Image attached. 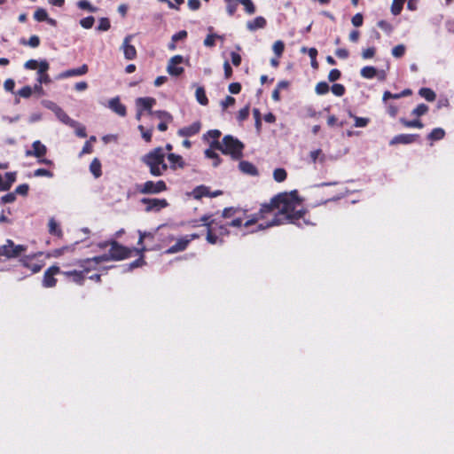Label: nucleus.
I'll use <instances>...</instances> for the list:
<instances>
[{"mask_svg":"<svg viewBox=\"0 0 454 454\" xmlns=\"http://www.w3.org/2000/svg\"><path fill=\"white\" fill-rule=\"evenodd\" d=\"M109 245L111 247L108 254L98 255L96 258L97 260L103 262L121 261L131 256L133 249L121 245L116 240H110Z\"/></svg>","mask_w":454,"mask_h":454,"instance_id":"nucleus-5","label":"nucleus"},{"mask_svg":"<svg viewBox=\"0 0 454 454\" xmlns=\"http://www.w3.org/2000/svg\"><path fill=\"white\" fill-rule=\"evenodd\" d=\"M74 251V244L73 245H69V246H64L62 247L53 249L48 254V257L51 256V257L58 258V257H60L61 255H63L66 253H72Z\"/></svg>","mask_w":454,"mask_h":454,"instance_id":"nucleus-30","label":"nucleus"},{"mask_svg":"<svg viewBox=\"0 0 454 454\" xmlns=\"http://www.w3.org/2000/svg\"><path fill=\"white\" fill-rule=\"evenodd\" d=\"M79 8L82 10H87L91 12H95L97 11V8L92 6L90 2L87 0H81L78 2Z\"/></svg>","mask_w":454,"mask_h":454,"instance_id":"nucleus-59","label":"nucleus"},{"mask_svg":"<svg viewBox=\"0 0 454 454\" xmlns=\"http://www.w3.org/2000/svg\"><path fill=\"white\" fill-rule=\"evenodd\" d=\"M137 107L141 111H148L150 114H153L152 108L156 104V99L151 97L138 98L136 100Z\"/></svg>","mask_w":454,"mask_h":454,"instance_id":"nucleus-20","label":"nucleus"},{"mask_svg":"<svg viewBox=\"0 0 454 454\" xmlns=\"http://www.w3.org/2000/svg\"><path fill=\"white\" fill-rule=\"evenodd\" d=\"M419 95L420 97L424 98L428 102H433L436 98L435 92L430 88H426V87L421 88L419 90Z\"/></svg>","mask_w":454,"mask_h":454,"instance_id":"nucleus-34","label":"nucleus"},{"mask_svg":"<svg viewBox=\"0 0 454 454\" xmlns=\"http://www.w3.org/2000/svg\"><path fill=\"white\" fill-rule=\"evenodd\" d=\"M223 39V36L216 34H208L204 40V45L206 47H214L215 45V39Z\"/></svg>","mask_w":454,"mask_h":454,"instance_id":"nucleus-47","label":"nucleus"},{"mask_svg":"<svg viewBox=\"0 0 454 454\" xmlns=\"http://www.w3.org/2000/svg\"><path fill=\"white\" fill-rule=\"evenodd\" d=\"M88 71H89L88 65L83 64L77 68L67 69L64 72H61L60 74H58L57 79L61 80V79H67V78H69L72 76H82V75L86 74L88 73Z\"/></svg>","mask_w":454,"mask_h":454,"instance_id":"nucleus-15","label":"nucleus"},{"mask_svg":"<svg viewBox=\"0 0 454 454\" xmlns=\"http://www.w3.org/2000/svg\"><path fill=\"white\" fill-rule=\"evenodd\" d=\"M111 27L110 20L107 18H101L98 26V31H107Z\"/></svg>","mask_w":454,"mask_h":454,"instance_id":"nucleus-58","label":"nucleus"},{"mask_svg":"<svg viewBox=\"0 0 454 454\" xmlns=\"http://www.w3.org/2000/svg\"><path fill=\"white\" fill-rule=\"evenodd\" d=\"M405 0H393L391 4V12L394 15H399L403 10Z\"/></svg>","mask_w":454,"mask_h":454,"instance_id":"nucleus-42","label":"nucleus"},{"mask_svg":"<svg viewBox=\"0 0 454 454\" xmlns=\"http://www.w3.org/2000/svg\"><path fill=\"white\" fill-rule=\"evenodd\" d=\"M32 93H33V90L28 85L22 87L18 91V95L24 98H28L32 95Z\"/></svg>","mask_w":454,"mask_h":454,"instance_id":"nucleus-60","label":"nucleus"},{"mask_svg":"<svg viewBox=\"0 0 454 454\" xmlns=\"http://www.w3.org/2000/svg\"><path fill=\"white\" fill-rule=\"evenodd\" d=\"M189 245L188 236H184L176 242L175 245L171 246L166 250V254H172L178 252L184 251Z\"/></svg>","mask_w":454,"mask_h":454,"instance_id":"nucleus-22","label":"nucleus"},{"mask_svg":"<svg viewBox=\"0 0 454 454\" xmlns=\"http://www.w3.org/2000/svg\"><path fill=\"white\" fill-rule=\"evenodd\" d=\"M445 137V131L442 128H434L428 135L427 139L430 141H438Z\"/></svg>","mask_w":454,"mask_h":454,"instance_id":"nucleus-37","label":"nucleus"},{"mask_svg":"<svg viewBox=\"0 0 454 454\" xmlns=\"http://www.w3.org/2000/svg\"><path fill=\"white\" fill-rule=\"evenodd\" d=\"M137 192L145 195H156L168 191V185L164 180H148L137 185Z\"/></svg>","mask_w":454,"mask_h":454,"instance_id":"nucleus-6","label":"nucleus"},{"mask_svg":"<svg viewBox=\"0 0 454 454\" xmlns=\"http://www.w3.org/2000/svg\"><path fill=\"white\" fill-rule=\"evenodd\" d=\"M165 158L163 148L159 146L143 155L141 161L148 167L153 176H161L168 168Z\"/></svg>","mask_w":454,"mask_h":454,"instance_id":"nucleus-2","label":"nucleus"},{"mask_svg":"<svg viewBox=\"0 0 454 454\" xmlns=\"http://www.w3.org/2000/svg\"><path fill=\"white\" fill-rule=\"evenodd\" d=\"M201 129V122L200 121H194L189 126L179 129L177 135L179 137H189L198 134Z\"/></svg>","mask_w":454,"mask_h":454,"instance_id":"nucleus-18","label":"nucleus"},{"mask_svg":"<svg viewBox=\"0 0 454 454\" xmlns=\"http://www.w3.org/2000/svg\"><path fill=\"white\" fill-rule=\"evenodd\" d=\"M400 122L406 128H418V129H422L424 127V124L422 123V121L419 119H415V120H411V121H409V120H406L405 118H401L400 119Z\"/></svg>","mask_w":454,"mask_h":454,"instance_id":"nucleus-40","label":"nucleus"},{"mask_svg":"<svg viewBox=\"0 0 454 454\" xmlns=\"http://www.w3.org/2000/svg\"><path fill=\"white\" fill-rule=\"evenodd\" d=\"M169 161V168L172 170H176L177 168H184L185 167V162L181 155L176 153H168L167 156Z\"/></svg>","mask_w":454,"mask_h":454,"instance_id":"nucleus-24","label":"nucleus"},{"mask_svg":"<svg viewBox=\"0 0 454 454\" xmlns=\"http://www.w3.org/2000/svg\"><path fill=\"white\" fill-rule=\"evenodd\" d=\"M48 226L50 234L57 236L59 238H61L63 236L62 230L54 218H51L49 220Z\"/></svg>","mask_w":454,"mask_h":454,"instance_id":"nucleus-33","label":"nucleus"},{"mask_svg":"<svg viewBox=\"0 0 454 454\" xmlns=\"http://www.w3.org/2000/svg\"><path fill=\"white\" fill-rule=\"evenodd\" d=\"M330 90V87L326 82H319L315 87V91L317 95H325Z\"/></svg>","mask_w":454,"mask_h":454,"instance_id":"nucleus-45","label":"nucleus"},{"mask_svg":"<svg viewBox=\"0 0 454 454\" xmlns=\"http://www.w3.org/2000/svg\"><path fill=\"white\" fill-rule=\"evenodd\" d=\"M341 76V73L339 69H332L328 74V80L332 82L339 80Z\"/></svg>","mask_w":454,"mask_h":454,"instance_id":"nucleus-62","label":"nucleus"},{"mask_svg":"<svg viewBox=\"0 0 454 454\" xmlns=\"http://www.w3.org/2000/svg\"><path fill=\"white\" fill-rule=\"evenodd\" d=\"M360 74L365 79H372L377 75V69L374 67L366 66L360 70Z\"/></svg>","mask_w":454,"mask_h":454,"instance_id":"nucleus-38","label":"nucleus"},{"mask_svg":"<svg viewBox=\"0 0 454 454\" xmlns=\"http://www.w3.org/2000/svg\"><path fill=\"white\" fill-rule=\"evenodd\" d=\"M213 146L223 154L230 155L234 160H238L243 156V143L231 135L224 136L222 142L215 141Z\"/></svg>","mask_w":454,"mask_h":454,"instance_id":"nucleus-4","label":"nucleus"},{"mask_svg":"<svg viewBox=\"0 0 454 454\" xmlns=\"http://www.w3.org/2000/svg\"><path fill=\"white\" fill-rule=\"evenodd\" d=\"M247 212H248L247 209H243L240 207H225L222 212V216L225 219H229V218L233 219L234 217H236L239 215H247Z\"/></svg>","mask_w":454,"mask_h":454,"instance_id":"nucleus-26","label":"nucleus"},{"mask_svg":"<svg viewBox=\"0 0 454 454\" xmlns=\"http://www.w3.org/2000/svg\"><path fill=\"white\" fill-rule=\"evenodd\" d=\"M109 108L118 115L124 117L127 114L126 106L121 103L118 97L112 98L108 103Z\"/></svg>","mask_w":454,"mask_h":454,"instance_id":"nucleus-23","label":"nucleus"},{"mask_svg":"<svg viewBox=\"0 0 454 454\" xmlns=\"http://www.w3.org/2000/svg\"><path fill=\"white\" fill-rule=\"evenodd\" d=\"M332 92L337 97H342L346 92V88L340 83H334L331 87Z\"/></svg>","mask_w":454,"mask_h":454,"instance_id":"nucleus-50","label":"nucleus"},{"mask_svg":"<svg viewBox=\"0 0 454 454\" xmlns=\"http://www.w3.org/2000/svg\"><path fill=\"white\" fill-rule=\"evenodd\" d=\"M33 176H36V177L37 176H46V177L51 178L54 176V174L51 170H48L45 168H37L34 171Z\"/></svg>","mask_w":454,"mask_h":454,"instance_id":"nucleus-57","label":"nucleus"},{"mask_svg":"<svg viewBox=\"0 0 454 454\" xmlns=\"http://www.w3.org/2000/svg\"><path fill=\"white\" fill-rule=\"evenodd\" d=\"M140 202L145 206V212H159L168 207V202L166 199L142 198Z\"/></svg>","mask_w":454,"mask_h":454,"instance_id":"nucleus-9","label":"nucleus"},{"mask_svg":"<svg viewBox=\"0 0 454 454\" xmlns=\"http://www.w3.org/2000/svg\"><path fill=\"white\" fill-rule=\"evenodd\" d=\"M195 97H196L197 101L201 106H207L208 105L209 101H208V98H207V97L206 95L205 89L203 87H198L196 89Z\"/></svg>","mask_w":454,"mask_h":454,"instance_id":"nucleus-35","label":"nucleus"},{"mask_svg":"<svg viewBox=\"0 0 454 454\" xmlns=\"http://www.w3.org/2000/svg\"><path fill=\"white\" fill-rule=\"evenodd\" d=\"M16 176H17V172H15V171L14 172H7L5 174L6 180L4 181V185H3V187L1 189L9 191L11 189L12 185L13 184V183H15Z\"/></svg>","mask_w":454,"mask_h":454,"instance_id":"nucleus-39","label":"nucleus"},{"mask_svg":"<svg viewBox=\"0 0 454 454\" xmlns=\"http://www.w3.org/2000/svg\"><path fill=\"white\" fill-rule=\"evenodd\" d=\"M222 194L223 192L221 190L211 192L208 186L203 184L196 186L192 192V195L195 200H200L203 197L215 198Z\"/></svg>","mask_w":454,"mask_h":454,"instance_id":"nucleus-11","label":"nucleus"},{"mask_svg":"<svg viewBox=\"0 0 454 454\" xmlns=\"http://www.w3.org/2000/svg\"><path fill=\"white\" fill-rule=\"evenodd\" d=\"M20 43L24 45H28L32 48H36L40 45V38L39 36L34 35L29 37L28 41L22 40L20 41Z\"/></svg>","mask_w":454,"mask_h":454,"instance_id":"nucleus-46","label":"nucleus"},{"mask_svg":"<svg viewBox=\"0 0 454 454\" xmlns=\"http://www.w3.org/2000/svg\"><path fill=\"white\" fill-rule=\"evenodd\" d=\"M248 116H249V106H246L245 107L241 108L239 111L238 115H237V120L239 122H242L245 120H247L248 118Z\"/></svg>","mask_w":454,"mask_h":454,"instance_id":"nucleus-56","label":"nucleus"},{"mask_svg":"<svg viewBox=\"0 0 454 454\" xmlns=\"http://www.w3.org/2000/svg\"><path fill=\"white\" fill-rule=\"evenodd\" d=\"M132 38L131 35H127L124 38L122 43L123 54L126 59L132 60L137 57V50L134 45L130 44L129 42Z\"/></svg>","mask_w":454,"mask_h":454,"instance_id":"nucleus-19","label":"nucleus"},{"mask_svg":"<svg viewBox=\"0 0 454 454\" xmlns=\"http://www.w3.org/2000/svg\"><path fill=\"white\" fill-rule=\"evenodd\" d=\"M239 168L245 174H247V175H250L253 176L259 175V172H258V169L256 168V167L249 161L241 160L239 164Z\"/></svg>","mask_w":454,"mask_h":454,"instance_id":"nucleus-27","label":"nucleus"},{"mask_svg":"<svg viewBox=\"0 0 454 454\" xmlns=\"http://www.w3.org/2000/svg\"><path fill=\"white\" fill-rule=\"evenodd\" d=\"M308 214L296 190L280 192L269 202L262 203L259 211L250 215V218L245 221L244 227L248 228L258 223V231L286 223L298 226H301L302 223L308 225L310 223L306 218Z\"/></svg>","mask_w":454,"mask_h":454,"instance_id":"nucleus-1","label":"nucleus"},{"mask_svg":"<svg viewBox=\"0 0 454 454\" xmlns=\"http://www.w3.org/2000/svg\"><path fill=\"white\" fill-rule=\"evenodd\" d=\"M221 135L222 133L219 129H210L203 135L202 139L203 141L208 143L210 147L215 148L213 146L214 143L215 141L220 142L219 138Z\"/></svg>","mask_w":454,"mask_h":454,"instance_id":"nucleus-25","label":"nucleus"},{"mask_svg":"<svg viewBox=\"0 0 454 454\" xmlns=\"http://www.w3.org/2000/svg\"><path fill=\"white\" fill-rule=\"evenodd\" d=\"M55 114L58 116V118L64 123L69 124L72 127H75L78 123L72 120L65 111H63L60 107L56 106L55 108Z\"/></svg>","mask_w":454,"mask_h":454,"instance_id":"nucleus-29","label":"nucleus"},{"mask_svg":"<svg viewBox=\"0 0 454 454\" xmlns=\"http://www.w3.org/2000/svg\"><path fill=\"white\" fill-rule=\"evenodd\" d=\"M34 19L39 22L48 20V13L43 8H38L34 13Z\"/></svg>","mask_w":454,"mask_h":454,"instance_id":"nucleus-49","label":"nucleus"},{"mask_svg":"<svg viewBox=\"0 0 454 454\" xmlns=\"http://www.w3.org/2000/svg\"><path fill=\"white\" fill-rule=\"evenodd\" d=\"M42 254V252H38L33 254L25 255L20 259V262L24 268L31 270L32 273H37L42 270L44 262L43 261L35 260V258Z\"/></svg>","mask_w":454,"mask_h":454,"instance_id":"nucleus-8","label":"nucleus"},{"mask_svg":"<svg viewBox=\"0 0 454 454\" xmlns=\"http://www.w3.org/2000/svg\"><path fill=\"white\" fill-rule=\"evenodd\" d=\"M201 221L203 225L207 228L206 239L212 245H215L218 242L222 243L223 239H220V237L227 236L230 233L228 223L220 224L215 219L212 218L211 215H204L201 217Z\"/></svg>","mask_w":454,"mask_h":454,"instance_id":"nucleus-3","label":"nucleus"},{"mask_svg":"<svg viewBox=\"0 0 454 454\" xmlns=\"http://www.w3.org/2000/svg\"><path fill=\"white\" fill-rule=\"evenodd\" d=\"M349 115L351 117H353L355 120V124H354L355 127H357V128L366 127L370 122L369 118L354 116L351 113L349 114Z\"/></svg>","mask_w":454,"mask_h":454,"instance_id":"nucleus-48","label":"nucleus"},{"mask_svg":"<svg viewBox=\"0 0 454 454\" xmlns=\"http://www.w3.org/2000/svg\"><path fill=\"white\" fill-rule=\"evenodd\" d=\"M61 272L59 267L57 265H52L48 268L43 274V286L46 288L54 287L57 285L55 275L61 274Z\"/></svg>","mask_w":454,"mask_h":454,"instance_id":"nucleus-10","label":"nucleus"},{"mask_svg":"<svg viewBox=\"0 0 454 454\" xmlns=\"http://www.w3.org/2000/svg\"><path fill=\"white\" fill-rule=\"evenodd\" d=\"M183 62V57L181 55H176L169 59L167 70L170 75L178 76L184 71V67H177V65Z\"/></svg>","mask_w":454,"mask_h":454,"instance_id":"nucleus-13","label":"nucleus"},{"mask_svg":"<svg viewBox=\"0 0 454 454\" xmlns=\"http://www.w3.org/2000/svg\"><path fill=\"white\" fill-rule=\"evenodd\" d=\"M101 162L98 158H94L90 164V171L95 178H98L102 176Z\"/></svg>","mask_w":454,"mask_h":454,"instance_id":"nucleus-32","label":"nucleus"},{"mask_svg":"<svg viewBox=\"0 0 454 454\" xmlns=\"http://www.w3.org/2000/svg\"><path fill=\"white\" fill-rule=\"evenodd\" d=\"M138 129L141 131L142 137L145 141L150 143L152 141L153 130L151 129H145L143 125H139Z\"/></svg>","mask_w":454,"mask_h":454,"instance_id":"nucleus-54","label":"nucleus"},{"mask_svg":"<svg viewBox=\"0 0 454 454\" xmlns=\"http://www.w3.org/2000/svg\"><path fill=\"white\" fill-rule=\"evenodd\" d=\"M266 24H267L266 20L262 16H258V17L254 18L252 21H248L247 23V27L250 31H254L259 28H264L266 27Z\"/></svg>","mask_w":454,"mask_h":454,"instance_id":"nucleus-28","label":"nucleus"},{"mask_svg":"<svg viewBox=\"0 0 454 454\" xmlns=\"http://www.w3.org/2000/svg\"><path fill=\"white\" fill-rule=\"evenodd\" d=\"M215 148L209 146V148L206 149L204 152V154L207 158L213 160V167L215 168L218 167L222 162V159L218 153L215 152Z\"/></svg>","mask_w":454,"mask_h":454,"instance_id":"nucleus-31","label":"nucleus"},{"mask_svg":"<svg viewBox=\"0 0 454 454\" xmlns=\"http://www.w3.org/2000/svg\"><path fill=\"white\" fill-rule=\"evenodd\" d=\"M27 247L25 245H16L12 239H7L5 244L0 247V255L8 259L18 258L25 253Z\"/></svg>","mask_w":454,"mask_h":454,"instance_id":"nucleus-7","label":"nucleus"},{"mask_svg":"<svg viewBox=\"0 0 454 454\" xmlns=\"http://www.w3.org/2000/svg\"><path fill=\"white\" fill-rule=\"evenodd\" d=\"M429 108L426 104H419L417 106L416 108H414L411 112V115L416 117H420L424 114H426L428 112Z\"/></svg>","mask_w":454,"mask_h":454,"instance_id":"nucleus-43","label":"nucleus"},{"mask_svg":"<svg viewBox=\"0 0 454 454\" xmlns=\"http://www.w3.org/2000/svg\"><path fill=\"white\" fill-rule=\"evenodd\" d=\"M50 68V65L46 59L41 60L39 63V70L37 72V78L36 81L40 84H49L51 82V80L47 74V71Z\"/></svg>","mask_w":454,"mask_h":454,"instance_id":"nucleus-14","label":"nucleus"},{"mask_svg":"<svg viewBox=\"0 0 454 454\" xmlns=\"http://www.w3.org/2000/svg\"><path fill=\"white\" fill-rule=\"evenodd\" d=\"M96 258H98V256H94V257H91V258H86V259H82V260H79L77 262V264L82 268V270L81 271H83V274H87L89 273L90 271L93 270H96L97 269V266L101 263V262H104L103 261H98L97 260Z\"/></svg>","mask_w":454,"mask_h":454,"instance_id":"nucleus-16","label":"nucleus"},{"mask_svg":"<svg viewBox=\"0 0 454 454\" xmlns=\"http://www.w3.org/2000/svg\"><path fill=\"white\" fill-rule=\"evenodd\" d=\"M95 19L93 16H88L80 20V25L86 29L91 28L94 25Z\"/></svg>","mask_w":454,"mask_h":454,"instance_id":"nucleus-55","label":"nucleus"},{"mask_svg":"<svg viewBox=\"0 0 454 454\" xmlns=\"http://www.w3.org/2000/svg\"><path fill=\"white\" fill-rule=\"evenodd\" d=\"M287 177V173L285 168H278L273 171V178L276 182H284Z\"/></svg>","mask_w":454,"mask_h":454,"instance_id":"nucleus-41","label":"nucleus"},{"mask_svg":"<svg viewBox=\"0 0 454 454\" xmlns=\"http://www.w3.org/2000/svg\"><path fill=\"white\" fill-rule=\"evenodd\" d=\"M406 48L403 44H398L392 49V55L395 58H402L405 54Z\"/></svg>","mask_w":454,"mask_h":454,"instance_id":"nucleus-51","label":"nucleus"},{"mask_svg":"<svg viewBox=\"0 0 454 454\" xmlns=\"http://www.w3.org/2000/svg\"><path fill=\"white\" fill-rule=\"evenodd\" d=\"M272 50L278 58H280L285 51V43L281 40H278L274 43Z\"/></svg>","mask_w":454,"mask_h":454,"instance_id":"nucleus-44","label":"nucleus"},{"mask_svg":"<svg viewBox=\"0 0 454 454\" xmlns=\"http://www.w3.org/2000/svg\"><path fill=\"white\" fill-rule=\"evenodd\" d=\"M419 134H399L395 136L389 142L390 145H409L415 143L419 140Z\"/></svg>","mask_w":454,"mask_h":454,"instance_id":"nucleus-12","label":"nucleus"},{"mask_svg":"<svg viewBox=\"0 0 454 454\" xmlns=\"http://www.w3.org/2000/svg\"><path fill=\"white\" fill-rule=\"evenodd\" d=\"M376 49L374 47H369L362 51V58L364 59H369L374 57Z\"/></svg>","mask_w":454,"mask_h":454,"instance_id":"nucleus-63","label":"nucleus"},{"mask_svg":"<svg viewBox=\"0 0 454 454\" xmlns=\"http://www.w3.org/2000/svg\"><path fill=\"white\" fill-rule=\"evenodd\" d=\"M61 274L72 282L82 286L85 281V275L81 270H67L62 271Z\"/></svg>","mask_w":454,"mask_h":454,"instance_id":"nucleus-21","label":"nucleus"},{"mask_svg":"<svg viewBox=\"0 0 454 454\" xmlns=\"http://www.w3.org/2000/svg\"><path fill=\"white\" fill-rule=\"evenodd\" d=\"M29 185L27 184H22L16 187L15 189V194L27 196L28 193Z\"/></svg>","mask_w":454,"mask_h":454,"instance_id":"nucleus-61","label":"nucleus"},{"mask_svg":"<svg viewBox=\"0 0 454 454\" xmlns=\"http://www.w3.org/2000/svg\"><path fill=\"white\" fill-rule=\"evenodd\" d=\"M47 153V147L40 141L36 140L32 144V150L26 151V156H35L36 158L44 157Z\"/></svg>","mask_w":454,"mask_h":454,"instance_id":"nucleus-17","label":"nucleus"},{"mask_svg":"<svg viewBox=\"0 0 454 454\" xmlns=\"http://www.w3.org/2000/svg\"><path fill=\"white\" fill-rule=\"evenodd\" d=\"M16 200V195L14 192H9L4 196L1 197V203L2 204H8L12 203Z\"/></svg>","mask_w":454,"mask_h":454,"instance_id":"nucleus-64","label":"nucleus"},{"mask_svg":"<svg viewBox=\"0 0 454 454\" xmlns=\"http://www.w3.org/2000/svg\"><path fill=\"white\" fill-rule=\"evenodd\" d=\"M153 114L156 115L159 119L162 121H172L173 120V117L172 115L167 112V111H155L153 113Z\"/></svg>","mask_w":454,"mask_h":454,"instance_id":"nucleus-52","label":"nucleus"},{"mask_svg":"<svg viewBox=\"0 0 454 454\" xmlns=\"http://www.w3.org/2000/svg\"><path fill=\"white\" fill-rule=\"evenodd\" d=\"M377 26L387 34H390L393 31V26L387 20H381L378 21Z\"/></svg>","mask_w":454,"mask_h":454,"instance_id":"nucleus-53","label":"nucleus"},{"mask_svg":"<svg viewBox=\"0 0 454 454\" xmlns=\"http://www.w3.org/2000/svg\"><path fill=\"white\" fill-rule=\"evenodd\" d=\"M250 218V215H248L247 214V215H237L236 217H234L233 219H231V221L228 222V225L229 227H235V228H239L241 226H244V219H249Z\"/></svg>","mask_w":454,"mask_h":454,"instance_id":"nucleus-36","label":"nucleus"}]
</instances>
